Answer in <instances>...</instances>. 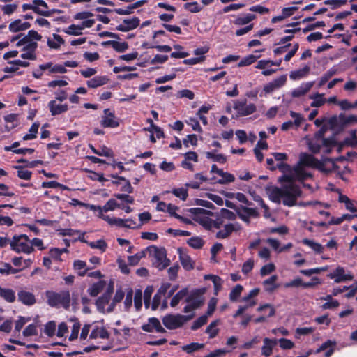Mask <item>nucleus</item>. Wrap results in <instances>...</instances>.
<instances>
[{
  "instance_id": "21",
  "label": "nucleus",
  "mask_w": 357,
  "mask_h": 357,
  "mask_svg": "<svg viewBox=\"0 0 357 357\" xmlns=\"http://www.w3.org/2000/svg\"><path fill=\"white\" fill-rule=\"evenodd\" d=\"M273 66V61L271 60H260L255 66L257 69L263 70L261 74L264 76H269L276 72V70L271 68Z\"/></svg>"
},
{
  "instance_id": "46",
  "label": "nucleus",
  "mask_w": 357,
  "mask_h": 357,
  "mask_svg": "<svg viewBox=\"0 0 357 357\" xmlns=\"http://www.w3.org/2000/svg\"><path fill=\"white\" fill-rule=\"evenodd\" d=\"M82 29L80 26V24H71L68 26L66 28H64L63 29V31L68 34L71 36H79L82 34Z\"/></svg>"
},
{
  "instance_id": "13",
  "label": "nucleus",
  "mask_w": 357,
  "mask_h": 357,
  "mask_svg": "<svg viewBox=\"0 0 357 357\" xmlns=\"http://www.w3.org/2000/svg\"><path fill=\"white\" fill-rule=\"evenodd\" d=\"M314 84V81L301 83L298 86L291 91V96L294 98H301L305 97L310 91Z\"/></svg>"
},
{
  "instance_id": "20",
  "label": "nucleus",
  "mask_w": 357,
  "mask_h": 357,
  "mask_svg": "<svg viewBox=\"0 0 357 357\" xmlns=\"http://www.w3.org/2000/svg\"><path fill=\"white\" fill-rule=\"evenodd\" d=\"M177 285L172 286L169 282H164L161 284L157 293L160 296H163L165 299L167 300L174 294V293L177 290Z\"/></svg>"
},
{
  "instance_id": "33",
  "label": "nucleus",
  "mask_w": 357,
  "mask_h": 357,
  "mask_svg": "<svg viewBox=\"0 0 357 357\" xmlns=\"http://www.w3.org/2000/svg\"><path fill=\"white\" fill-rule=\"evenodd\" d=\"M90 268L84 261L77 259L73 262V269L79 276H84Z\"/></svg>"
},
{
  "instance_id": "26",
  "label": "nucleus",
  "mask_w": 357,
  "mask_h": 357,
  "mask_svg": "<svg viewBox=\"0 0 357 357\" xmlns=\"http://www.w3.org/2000/svg\"><path fill=\"white\" fill-rule=\"evenodd\" d=\"M47 44L50 49L59 50L64 44V40L61 36L53 33L47 38Z\"/></svg>"
},
{
  "instance_id": "45",
  "label": "nucleus",
  "mask_w": 357,
  "mask_h": 357,
  "mask_svg": "<svg viewBox=\"0 0 357 357\" xmlns=\"http://www.w3.org/2000/svg\"><path fill=\"white\" fill-rule=\"evenodd\" d=\"M39 127L40 123L38 122L33 123L29 130V133L22 137L23 140H31L36 138Z\"/></svg>"
},
{
  "instance_id": "54",
  "label": "nucleus",
  "mask_w": 357,
  "mask_h": 357,
  "mask_svg": "<svg viewBox=\"0 0 357 357\" xmlns=\"http://www.w3.org/2000/svg\"><path fill=\"white\" fill-rule=\"evenodd\" d=\"M206 157L208 159H211L213 161L219 162L220 164H224L227 161V158L224 155L215 153V152H206Z\"/></svg>"
},
{
  "instance_id": "30",
  "label": "nucleus",
  "mask_w": 357,
  "mask_h": 357,
  "mask_svg": "<svg viewBox=\"0 0 357 357\" xmlns=\"http://www.w3.org/2000/svg\"><path fill=\"white\" fill-rule=\"evenodd\" d=\"M40 68L48 70L50 73H65L66 69L60 64L53 65L52 63L48 62L40 65Z\"/></svg>"
},
{
  "instance_id": "55",
  "label": "nucleus",
  "mask_w": 357,
  "mask_h": 357,
  "mask_svg": "<svg viewBox=\"0 0 357 357\" xmlns=\"http://www.w3.org/2000/svg\"><path fill=\"white\" fill-rule=\"evenodd\" d=\"M220 174H218L220 176H221V178L218 181V183L220 184H227L229 183H231L234 181V176L231 174L229 172H225L222 169L221 172H219Z\"/></svg>"
},
{
  "instance_id": "52",
  "label": "nucleus",
  "mask_w": 357,
  "mask_h": 357,
  "mask_svg": "<svg viewBox=\"0 0 357 357\" xmlns=\"http://www.w3.org/2000/svg\"><path fill=\"white\" fill-rule=\"evenodd\" d=\"M303 243L312 248L317 253H321L324 251V246L314 241L305 238Z\"/></svg>"
},
{
  "instance_id": "24",
  "label": "nucleus",
  "mask_w": 357,
  "mask_h": 357,
  "mask_svg": "<svg viewBox=\"0 0 357 357\" xmlns=\"http://www.w3.org/2000/svg\"><path fill=\"white\" fill-rule=\"evenodd\" d=\"M310 71V67L305 65L302 68L293 70L289 73V78L293 81H297L307 77Z\"/></svg>"
},
{
  "instance_id": "11",
  "label": "nucleus",
  "mask_w": 357,
  "mask_h": 357,
  "mask_svg": "<svg viewBox=\"0 0 357 357\" xmlns=\"http://www.w3.org/2000/svg\"><path fill=\"white\" fill-rule=\"evenodd\" d=\"M100 124L104 128H116L119 126V121L113 111L105 109L101 117Z\"/></svg>"
},
{
  "instance_id": "3",
  "label": "nucleus",
  "mask_w": 357,
  "mask_h": 357,
  "mask_svg": "<svg viewBox=\"0 0 357 357\" xmlns=\"http://www.w3.org/2000/svg\"><path fill=\"white\" fill-rule=\"evenodd\" d=\"M194 215V220L206 229L219 228L222 222L220 221L218 215L213 212L201 208H195L190 209Z\"/></svg>"
},
{
  "instance_id": "39",
  "label": "nucleus",
  "mask_w": 357,
  "mask_h": 357,
  "mask_svg": "<svg viewBox=\"0 0 357 357\" xmlns=\"http://www.w3.org/2000/svg\"><path fill=\"white\" fill-rule=\"evenodd\" d=\"M321 299L326 301V303L321 306L324 310L334 309L339 306V302L337 300L333 299L332 295H327Z\"/></svg>"
},
{
  "instance_id": "4",
  "label": "nucleus",
  "mask_w": 357,
  "mask_h": 357,
  "mask_svg": "<svg viewBox=\"0 0 357 357\" xmlns=\"http://www.w3.org/2000/svg\"><path fill=\"white\" fill-rule=\"evenodd\" d=\"M10 249L17 253L29 255L34 251L31 240L26 234L14 236L10 242Z\"/></svg>"
},
{
  "instance_id": "35",
  "label": "nucleus",
  "mask_w": 357,
  "mask_h": 357,
  "mask_svg": "<svg viewBox=\"0 0 357 357\" xmlns=\"http://www.w3.org/2000/svg\"><path fill=\"white\" fill-rule=\"evenodd\" d=\"M256 18V15L253 14H242L238 15L234 23L238 26L245 25L254 20Z\"/></svg>"
},
{
  "instance_id": "61",
  "label": "nucleus",
  "mask_w": 357,
  "mask_h": 357,
  "mask_svg": "<svg viewBox=\"0 0 357 357\" xmlns=\"http://www.w3.org/2000/svg\"><path fill=\"white\" fill-rule=\"evenodd\" d=\"M56 322L50 321L45 325L44 333L49 337H52L56 331Z\"/></svg>"
},
{
  "instance_id": "17",
  "label": "nucleus",
  "mask_w": 357,
  "mask_h": 357,
  "mask_svg": "<svg viewBox=\"0 0 357 357\" xmlns=\"http://www.w3.org/2000/svg\"><path fill=\"white\" fill-rule=\"evenodd\" d=\"M177 252L179 255V260L184 269L190 271L194 268V261L192 260L188 253L182 248H178Z\"/></svg>"
},
{
  "instance_id": "48",
  "label": "nucleus",
  "mask_w": 357,
  "mask_h": 357,
  "mask_svg": "<svg viewBox=\"0 0 357 357\" xmlns=\"http://www.w3.org/2000/svg\"><path fill=\"white\" fill-rule=\"evenodd\" d=\"M70 321H73V325L71 328V333L69 336V340L73 341L78 338L79 332L80 330L81 324L79 321H77L75 318L71 319Z\"/></svg>"
},
{
  "instance_id": "12",
  "label": "nucleus",
  "mask_w": 357,
  "mask_h": 357,
  "mask_svg": "<svg viewBox=\"0 0 357 357\" xmlns=\"http://www.w3.org/2000/svg\"><path fill=\"white\" fill-rule=\"evenodd\" d=\"M328 277L333 279L336 283L350 281L353 279L352 275L349 272H347L342 266H337L328 275Z\"/></svg>"
},
{
  "instance_id": "19",
  "label": "nucleus",
  "mask_w": 357,
  "mask_h": 357,
  "mask_svg": "<svg viewBox=\"0 0 357 357\" xmlns=\"http://www.w3.org/2000/svg\"><path fill=\"white\" fill-rule=\"evenodd\" d=\"M31 26V24L29 22L26 21H24L21 19H17L13 21H12L9 26L8 29L10 32L16 33L19 31H25L28 29H29Z\"/></svg>"
},
{
  "instance_id": "27",
  "label": "nucleus",
  "mask_w": 357,
  "mask_h": 357,
  "mask_svg": "<svg viewBox=\"0 0 357 357\" xmlns=\"http://www.w3.org/2000/svg\"><path fill=\"white\" fill-rule=\"evenodd\" d=\"M309 98L312 100L310 103L312 107H321L326 103V98L324 97V94L319 92L312 93L310 95Z\"/></svg>"
},
{
  "instance_id": "60",
  "label": "nucleus",
  "mask_w": 357,
  "mask_h": 357,
  "mask_svg": "<svg viewBox=\"0 0 357 357\" xmlns=\"http://www.w3.org/2000/svg\"><path fill=\"white\" fill-rule=\"evenodd\" d=\"M183 7L188 11L193 13H198L202 9V7L197 1L186 3Z\"/></svg>"
},
{
  "instance_id": "36",
  "label": "nucleus",
  "mask_w": 357,
  "mask_h": 357,
  "mask_svg": "<svg viewBox=\"0 0 357 357\" xmlns=\"http://www.w3.org/2000/svg\"><path fill=\"white\" fill-rule=\"evenodd\" d=\"M108 79L105 76H96L88 80L86 84L89 88H97L105 84Z\"/></svg>"
},
{
  "instance_id": "64",
  "label": "nucleus",
  "mask_w": 357,
  "mask_h": 357,
  "mask_svg": "<svg viewBox=\"0 0 357 357\" xmlns=\"http://www.w3.org/2000/svg\"><path fill=\"white\" fill-rule=\"evenodd\" d=\"M172 193L182 200H185L188 197V190L185 188H174L172 190Z\"/></svg>"
},
{
  "instance_id": "7",
  "label": "nucleus",
  "mask_w": 357,
  "mask_h": 357,
  "mask_svg": "<svg viewBox=\"0 0 357 357\" xmlns=\"http://www.w3.org/2000/svg\"><path fill=\"white\" fill-rule=\"evenodd\" d=\"M193 315H182L180 314H169L163 317V325L169 330L181 328L185 323L190 320Z\"/></svg>"
},
{
  "instance_id": "5",
  "label": "nucleus",
  "mask_w": 357,
  "mask_h": 357,
  "mask_svg": "<svg viewBox=\"0 0 357 357\" xmlns=\"http://www.w3.org/2000/svg\"><path fill=\"white\" fill-rule=\"evenodd\" d=\"M147 251L153 257V265L159 270H163L169 265L170 261L167 258L166 250L164 248L151 246L147 248Z\"/></svg>"
},
{
  "instance_id": "37",
  "label": "nucleus",
  "mask_w": 357,
  "mask_h": 357,
  "mask_svg": "<svg viewBox=\"0 0 357 357\" xmlns=\"http://www.w3.org/2000/svg\"><path fill=\"white\" fill-rule=\"evenodd\" d=\"M79 238L83 241L85 242L84 239L81 236L79 237ZM88 245L90 246V248L93 249H98L101 252H104L107 248V243L103 240V239H99L95 241L91 242H87Z\"/></svg>"
},
{
  "instance_id": "22",
  "label": "nucleus",
  "mask_w": 357,
  "mask_h": 357,
  "mask_svg": "<svg viewBox=\"0 0 357 357\" xmlns=\"http://www.w3.org/2000/svg\"><path fill=\"white\" fill-rule=\"evenodd\" d=\"M48 107L52 116L61 114L68 109V105L58 103L55 100L49 102Z\"/></svg>"
},
{
  "instance_id": "38",
  "label": "nucleus",
  "mask_w": 357,
  "mask_h": 357,
  "mask_svg": "<svg viewBox=\"0 0 357 357\" xmlns=\"http://www.w3.org/2000/svg\"><path fill=\"white\" fill-rule=\"evenodd\" d=\"M277 280L278 276L276 275H273L269 278L265 280L263 282L265 291L268 292H273L275 289H276L278 288V285L275 283Z\"/></svg>"
},
{
  "instance_id": "15",
  "label": "nucleus",
  "mask_w": 357,
  "mask_h": 357,
  "mask_svg": "<svg viewBox=\"0 0 357 357\" xmlns=\"http://www.w3.org/2000/svg\"><path fill=\"white\" fill-rule=\"evenodd\" d=\"M110 293L105 294L96 301V305L99 311L102 312H111L114 309V304L109 303Z\"/></svg>"
},
{
  "instance_id": "58",
  "label": "nucleus",
  "mask_w": 357,
  "mask_h": 357,
  "mask_svg": "<svg viewBox=\"0 0 357 357\" xmlns=\"http://www.w3.org/2000/svg\"><path fill=\"white\" fill-rule=\"evenodd\" d=\"M243 287L241 284L236 285L229 293V299L231 301H236L238 298L240 297Z\"/></svg>"
},
{
  "instance_id": "25",
  "label": "nucleus",
  "mask_w": 357,
  "mask_h": 357,
  "mask_svg": "<svg viewBox=\"0 0 357 357\" xmlns=\"http://www.w3.org/2000/svg\"><path fill=\"white\" fill-rule=\"evenodd\" d=\"M264 344L261 347V355L265 357H269L272 353L274 347L277 344L275 339L264 338L263 340Z\"/></svg>"
},
{
  "instance_id": "56",
  "label": "nucleus",
  "mask_w": 357,
  "mask_h": 357,
  "mask_svg": "<svg viewBox=\"0 0 357 357\" xmlns=\"http://www.w3.org/2000/svg\"><path fill=\"white\" fill-rule=\"evenodd\" d=\"M17 3H10L0 6V9L5 15H13L17 9Z\"/></svg>"
},
{
  "instance_id": "59",
  "label": "nucleus",
  "mask_w": 357,
  "mask_h": 357,
  "mask_svg": "<svg viewBox=\"0 0 357 357\" xmlns=\"http://www.w3.org/2000/svg\"><path fill=\"white\" fill-rule=\"evenodd\" d=\"M238 213L243 220L248 222L249 217L254 215L255 211L252 208H242L238 211Z\"/></svg>"
},
{
  "instance_id": "28",
  "label": "nucleus",
  "mask_w": 357,
  "mask_h": 357,
  "mask_svg": "<svg viewBox=\"0 0 357 357\" xmlns=\"http://www.w3.org/2000/svg\"><path fill=\"white\" fill-rule=\"evenodd\" d=\"M17 296L19 301L24 305H32L36 303L35 296L31 292L22 290L18 292Z\"/></svg>"
},
{
  "instance_id": "49",
  "label": "nucleus",
  "mask_w": 357,
  "mask_h": 357,
  "mask_svg": "<svg viewBox=\"0 0 357 357\" xmlns=\"http://www.w3.org/2000/svg\"><path fill=\"white\" fill-rule=\"evenodd\" d=\"M188 295V289H183L178 292H177L172 298L170 302V305L172 307H175L179 302L186 296Z\"/></svg>"
},
{
  "instance_id": "43",
  "label": "nucleus",
  "mask_w": 357,
  "mask_h": 357,
  "mask_svg": "<svg viewBox=\"0 0 357 357\" xmlns=\"http://www.w3.org/2000/svg\"><path fill=\"white\" fill-rule=\"evenodd\" d=\"M204 347V344L192 342L189 344H185L181 347V349L185 351L187 354H192L193 352L197 351L202 349Z\"/></svg>"
},
{
  "instance_id": "14",
  "label": "nucleus",
  "mask_w": 357,
  "mask_h": 357,
  "mask_svg": "<svg viewBox=\"0 0 357 357\" xmlns=\"http://www.w3.org/2000/svg\"><path fill=\"white\" fill-rule=\"evenodd\" d=\"M142 329L144 331L151 333L153 331L158 333H165L166 331L162 326L158 319L155 317H151L148 319L147 323L142 326Z\"/></svg>"
},
{
  "instance_id": "10",
  "label": "nucleus",
  "mask_w": 357,
  "mask_h": 357,
  "mask_svg": "<svg viewBox=\"0 0 357 357\" xmlns=\"http://www.w3.org/2000/svg\"><path fill=\"white\" fill-rule=\"evenodd\" d=\"M287 82V75H281L271 82L266 84L262 89V91L261 93V96H267L268 94H271L273 92L280 89L283 86L286 84Z\"/></svg>"
},
{
  "instance_id": "47",
  "label": "nucleus",
  "mask_w": 357,
  "mask_h": 357,
  "mask_svg": "<svg viewBox=\"0 0 357 357\" xmlns=\"http://www.w3.org/2000/svg\"><path fill=\"white\" fill-rule=\"evenodd\" d=\"M91 328V324H84L82 328L81 333L79 337L80 342L82 344L89 343L91 339H89V333Z\"/></svg>"
},
{
  "instance_id": "6",
  "label": "nucleus",
  "mask_w": 357,
  "mask_h": 357,
  "mask_svg": "<svg viewBox=\"0 0 357 357\" xmlns=\"http://www.w3.org/2000/svg\"><path fill=\"white\" fill-rule=\"evenodd\" d=\"M47 303L52 307L61 305L68 308L70 305V296L69 291H61L56 293L48 291L46 292Z\"/></svg>"
},
{
  "instance_id": "29",
  "label": "nucleus",
  "mask_w": 357,
  "mask_h": 357,
  "mask_svg": "<svg viewBox=\"0 0 357 357\" xmlns=\"http://www.w3.org/2000/svg\"><path fill=\"white\" fill-rule=\"evenodd\" d=\"M264 310H268V313L266 315H262V316L255 319L254 320V321L255 323L257 324V323H260V322H264L266 320L267 318L273 317L275 314L274 307L269 304H266V305H261L259 307H258V309H257L258 312H263Z\"/></svg>"
},
{
  "instance_id": "63",
  "label": "nucleus",
  "mask_w": 357,
  "mask_h": 357,
  "mask_svg": "<svg viewBox=\"0 0 357 357\" xmlns=\"http://www.w3.org/2000/svg\"><path fill=\"white\" fill-rule=\"evenodd\" d=\"M218 321H214L210 324L207 327L206 332L209 335L210 338L215 337L218 333V328L217 326Z\"/></svg>"
},
{
  "instance_id": "16",
  "label": "nucleus",
  "mask_w": 357,
  "mask_h": 357,
  "mask_svg": "<svg viewBox=\"0 0 357 357\" xmlns=\"http://www.w3.org/2000/svg\"><path fill=\"white\" fill-rule=\"evenodd\" d=\"M109 333L102 324L91 325V333L89 339H107Z\"/></svg>"
},
{
  "instance_id": "8",
  "label": "nucleus",
  "mask_w": 357,
  "mask_h": 357,
  "mask_svg": "<svg viewBox=\"0 0 357 357\" xmlns=\"http://www.w3.org/2000/svg\"><path fill=\"white\" fill-rule=\"evenodd\" d=\"M204 291L197 290L192 292L186 298L187 305L184 307V312L188 313L198 308L204 304Z\"/></svg>"
},
{
  "instance_id": "62",
  "label": "nucleus",
  "mask_w": 357,
  "mask_h": 357,
  "mask_svg": "<svg viewBox=\"0 0 357 357\" xmlns=\"http://www.w3.org/2000/svg\"><path fill=\"white\" fill-rule=\"evenodd\" d=\"M105 221L111 226L124 227V219L109 216V218H105Z\"/></svg>"
},
{
  "instance_id": "18",
  "label": "nucleus",
  "mask_w": 357,
  "mask_h": 357,
  "mask_svg": "<svg viewBox=\"0 0 357 357\" xmlns=\"http://www.w3.org/2000/svg\"><path fill=\"white\" fill-rule=\"evenodd\" d=\"M139 19L137 17L125 19L116 29L121 31H128L137 28L139 24Z\"/></svg>"
},
{
  "instance_id": "41",
  "label": "nucleus",
  "mask_w": 357,
  "mask_h": 357,
  "mask_svg": "<svg viewBox=\"0 0 357 357\" xmlns=\"http://www.w3.org/2000/svg\"><path fill=\"white\" fill-rule=\"evenodd\" d=\"M106 285L105 282L99 281L93 284L91 287L88 289V292L91 296H96L100 293Z\"/></svg>"
},
{
  "instance_id": "50",
  "label": "nucleus",
  "mask_w": 357,
  "mask_h": 357,
  "mask_svg": "<svg viewBox=\"0 0 357 357\" xmlns=\"http://www.w3.org/2000/svg\"><path fill=\"white\" fill-rule=\"evenodd\" d=\"M336 74V70L330 69L326 72L319 79L317 84V87H322L328 80Z\"/></svg>"
},
{
  "instance_id": "53",
  "label": "nucleus",
  "mask_w": 357,
  "mask_h": 357,
  "mask_svg": "<svg viewBox=\"0 0 357 357\" xmlns=\"http://www.w3.org/2000/svg\"><path fill=\"white\" fill-rule=\"evenodd\" d=\"M121 204L119 203L115 199H109L103 206L105 212L113 211L116 208H120Z\"/></svg>"
},
{
  "instance_id": "9",
  "label": "nucleus",
  "mask_w": 357,
  "mask_h": 357,
  "mask_svg": "<svg viewBox=\"0 0 357 357\" xmlns=\"http://www.w3.org/2000/svg\"><path fill=\"white\" fill-rule=\"evenodd\" d=\"M233 108L236 110L237 116H248L256 111L255 105L248 103L246 99L234 100Z\"/></svg>"
},
{
  "instance_id": "40",
  "label": "nucleus",
  "mask_w": 357,
  "mask_h": 357,
  "mask_svg": "<svg viewBox=\"0 0 357 357\" xmlns=\"http://www.w3.org/2000/svg\"><path fill=\"white\" fill-rule=\"evenodd\" d=\"M33 262L31 258L23 259L22 257H15L12 259V263L15 266H23V268H29Z\"/></svg>"
},
{
  "instance_id": "23",
  "label": "nucleus",
  "mask_w": 357,
  "mask_h": 357,
  "mask_svg": "<svg viewBox=\"0 0 357 357\" xmlns=\"http://www.w3.org/2000/svg\"><path fill=\"white\" fill-rule=\"evenodd\" d=\"M102 47H112L117 52H124L128 49V44L126 42H119L116 40L103 41L101 43Z\"/></svg>"
},
{
  "instance_id": "42",
  "label": "nucleus",
  "mask_w": 357,
  "mask_h": 357,
  "mask_svg": "<svg viewBox=\"0 0 357 357\" xmlns=\"http://www.w3.org/2000/svg\"><path fill=\"white\" fill-rule=\"evenodd\" d=\"M0 296L10 303H13L15 300V292L10 289L0 287Z\"/></svg>"
},
{
  "instance_id": "2",
  "label": "nucleus",
  "mask_w": 357,
  "mask_h": 357,
  "mask_svg": "<svg viewBox=\"0 0 357 357\" xmlns=\"http://www.w3.org/2000/svg\"><path fill=\"white\" fill-rule=\"evenodd\" d=\"M42 36L34 30H30L28 33L20 38L19 36L13 37L11 43H15L17 47H20L24 52L21 54L23 59L35 60L36 59V50L38 47L37 42L40 40Z\"/></svg>"
},
{
  "instance_id": "31",
  "label": "nucleus",
  "mask_w": 357,
  "mask_h": 357,
  "mask_svg": "<svg viewBox=\"0 0 357 357\" xmlns=\"http://www.w3.org/2000/svg\"><path fill=\"white\" fill-rule=\"evenodd\" d=\"M47 3L43 0H34L33 11L43 16H50V13L47 10Z\"/></svg>"
},
{
  "instance_id": "32",
  "label": "nucleus",
  "mask_w": 357,
  "mask_h": 357,
  "mask_svg": "<svg viewBox=\"0 0 357 357\" xmlns=\"http://www.w3.org/2000/svg\"><path fill=\"white\" fill-rule=\"evenodd\" d=\"M167 307V300L165 299L163 296H160L158 293L154 296L152 305H151V309L153 310H155L158 308H160L161 310H165Z\"/></svg>"
},
{
  "instance_id": "34",
  "label": "nucleus",
  "mask_w": 357,
  "mask_h": 357,
  "mask_svg": "<svg viewBox=\"0 0 357 357\" xmlns=\"http://www.w3.org/2000/svg\"><path fill=\"white\" fill-rule=\"evenodd\" d=\"M208 180L207 177L205 176L202 173H197L194 176V180L186 184V186L193 189L199 188L201 184Z\"/></svg>"
},
{
  "instance_id": "57",
  "label": "nucleus",
  "mask_w": 357,
  "mask_h": 357,
  "mask_svg": "<svg viewBox=\"0 0 357 357\" xmlns=\"http://www.w3.org/2000/svg\"><path fill=\"white\" fill-rule=\"evenodd\" d=\"M146 255V251L142 250L134 255L129 256L128 257V263L131 266H135L138 264L141 259L144 257Z\"/></svg>"
},
{
  "instance_id": "51",
  "label": "nucleus",
  "mask_w": 357,
  "mask_h": 357,
  "mask_svg": "<svg viewBox=\"0 0 357 357\" xmlns=\"http://www.w3.org/2000/svg\"><path fill=\"white\" fill-rule=\"evenodd\" d=\"M178 210V208L177 206L172 204H169L165 212H167L170 215L175 217L183 222L190 223V221L189 220L185 219L176 213V211Z\"/></svg>"
},
{
  "instance_id": "1",
  "label": "nucleus",
  "mask_w": 357,
  "mask_h": 357,
  "mask_svg": "<svg viewBox=\"0 0 357 357\" xmlns=\"http://www.w3.org/2000/svg\"><path fill=\"white\" fill-rule=\"evenodd\" d=\"M321 163L312 155L301 153L300 155V165L285 174L282 178L288 183L281 188H273L269 190L268 196L271 200L275 203H280L287 206H294L297 204L296 200L301 196V190L299 187L294 183V181H302L311 176L303 166L319 167Z\"/></svg>"
},
{
  "instance_id": "44",
  "label": "nucleus",
  "mask_w": 357,
  "mask_h": 357,
  "mask_svg": "<svg viewBox=\"0 0 357 357\" xmlns=\"http://www.w3.org/2000/svg\"><path fill=\"white\" fill-rule=\"evenodd\" d=\"M235 229L233 224L225 225L223 229H220L217 234L216 237L218 238H225L228 237Z\"/></svg>"
}]
</instances>
